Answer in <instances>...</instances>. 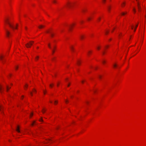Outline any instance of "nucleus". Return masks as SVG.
Wrapping results in <instances>:
<instances>
[{
    "mask_svg": "<svg viewBox=\"0 0 146 146\" xmlns=\"http://www.w3.org/2000/svg\"><path fill=\"white\" fill-rule=\"evenodd\" d=\"M98 77L99 78H100V79L101 78V77H102V76H101V75H98Z\"/></svg>",
    "mask_w": 146,
    "mask_h": 146,
    "instance_id": "obj_23",
    "label": "nucleus"
},
{
    "mask_svg": "<svg viewBox=\"0 0 146 146\" xmlns=\"http://www.w3.org/2000/svg\"><path fill=\"white\" fill-rule=\"evenodd\" d=\"M121 14L122 15H123L125 14V13L123 12Z\"/></svg>",
    "mask_w": 146,
    "mask_h": 146,
    "instance_id": "obj_28",
    "label": "nucleus"
},
{
    "mask_svg": "<svg viewBox=\"0 0 146 146\" xmlns=\"http://www.w3.org/2000/svg\"><path fill=\"white\" fill-rule=\"evenodd\" d=\"M6 33L7 36L8 37H9L11 35L10 32L7 30L6 29Z\"/></svg>",
    "mask_w": 146,
    "mask_h": 146,
    "instance_id": "obj_3",
    "label": "nucleus"
},
{
    "mask_svg": "<svg viewBox=\"0 0 146 146\" xmlns=\"http://www.w3.org/2000/svg\"><path fill=\"white\" fill-rule=\"evenodd\" d=\"M25 29H27V27H25Z\"/></svg>",
    "mask_w": 146,
    "mask_h": 146,
    "instance_id": "obj_49",
    "label": "nucleus"
},
{
    "mask_svg": "<svg viewBox=\"0 0 146 146\" xmlns=\"http://www.w3.org/2000/svg\"><path fill=\"white\" fill-rule=\"evenodd\" d=\"M0 90H4L2 88V86L0 84Z\"/></svg>",
    "mask_w": 146,
    "mask_h": 146,
    "instance_id": "obj_15",
    "label": "nucleus"
},
{
    "mask_svg": "<svg viewBox=\"0 0 146 146\" xmlns=\"http://www.w3.org/2000/svg\"><path fill=\"white\" fill-rule=\"evenodd\" d=\"M39 121H43V120L42 119V117H41L40 119H39Z\"/></svg>",
    "mask_w": 146,
    "mask_h": 146,
    "instance_id": "obj_17",
    "label": "nucleus"
},
{
    "mask_svg": "<svg viewBox=\"0 0 146 146\" xmlns=\"http://www.w3.org/2000/svg\"><path fill=\"white\" fill-rule=\"evenodd\" d=\"M65 102H66V103H67V102L68 101H67V100H66V101H65Z\"/></svg>",
    "mask_w": 146,
    "mask_h": 146,
    "instance_id": "obj_46",
    "label": "nucleus"
},
{
    "mask_svg": "<svg viewBox=\"0 0 146 146\" xmlns=\"http://www.w3.org/2000/svg\"><path fill=\"white\" fill-rule=\"evenodd\" d=\"M18 66H17V67H15V69H16V70H17V69H18Z\"/></svg>",
    "mask_w": 146,
    "mask_h": 146,
    "instance_id": "obj_33",
    "label": "nucleus"
},
{
    "mask_svg": "<svg viewBox=\"0 0 146 146\" xmlns=\"http://www.w3.org/2000/svg\"><path fill=\"white\" fill-rule=\"evenodd\" d=\"M57 102L56 101H55V102H54V104H56L57 103Z\"/></svg>",
    "mask_w": 146,
    "mask_h": 146,
    "instance_id": "obj_34",
    "label": "nucleus"
},
{
    "mask_svg": "<svg viewBox=\"0 0 146 146\" xmlns=\"http://www.w3.org/2000/svg\"><path fill=\"white\" fill-rule=\"evenodd\" d=\"M0 111H1V106H0Z\"/></svg>",
    "mask_w": 146,
    "mask_h": 146,
    "instance_id": "obj_52",
    "label": "nucleus"
},
{
    "mask_svg": "<svg viewBox=\"0 0 146 146\" xmlns=\"http://www.w3.org/2000/svg\"><path fill=\"white\" fill-rule=\"evenodd\" d=\"M137 8H138V11L139 12L141 11V8L140 6V3L139 2H137Z\"/></svg>",
    "mask_w": 146,
    "mask_h": 146,
    "instance_id": "obj_4",
    "label": "nucleus"
},
{
    "mask_svg": "<svg viewBox=\"0 0 146 146\" xmlns=\"http://www.w3.org/2000/svg\"><path fill=\"white\" fill-rule=\"evenodd\" d=\"M84 82L85 81L84 80H82V81H81V82L82 84H83Z\"/></svg>",
    "mask_w": 146,
    "mask_h": 146,
    "instance_id": "obj_24",
    "label": "nucleus"
},
{
    "mask_svg": "<svg viewBox=\"0 0 146 146\" xmlns=\"http://www.w3.org/2000/svg\"><path fill=\"white\" fill-rule=\"evenodd\" d=\"M54 34H52V33H51V36L52 37H53L54 36Z\"/></svg>",
    "mask_w": 146,
    "mask_h": 146,
    "instance_id": "obj_25",
    "label": "nucleus"
},
{
    "mask_svg": "<svg viewBox=\"0 0 146 146\" xmlns=\"http://www.w3.org/2000/svg\"><path fill=\"white\" fill-rule=\"evenodd\" d=\"M127 12H126V13H125V14H127Z\"/></svg>",
    "mask_w": 146,
    "mask_h": 146,
    "instance_id": "obj_56",
    "label": "nucleus"
},
{
    "mask_svg": "<svg viewBox=\"0 0 146 146\" xmlns=\"http://www.w3.org/2000/svg\"><path fill=\"white\" fill-rule=\"evenodd\" d=\"M113 66L114 68H115L117 66V65L116 64H115L113 65Z\"/></svg>",
    "mask_w": 146,
    "mask_h": 146,
    "instance_id": "obj_19",
    "label": "nucleus"
},
{
    "mask_svg": "<svg viewBox=\"0 0 146 146\" xmlns=\"http://www.w3.org/2000/svg\"><path fill=\"white\" fill-rule=\"evenodd\" d=\"M16 131H17L18 133H20V130H19V126H18L17 127L16 129Z\"/></svg>",
    "mask_w": 146,
    "mask_h": 146,
    "instance_id": "obj_8",
    "label": "nucleus"
},
{
    "mask_svg": "<svg viewBox=\"0 0 146 146\" xmlns=\"http://www.w3.org/2000/svg\"><path fill=\"white\" fill-rule=\"evenodd\" d=\"M6 22L7 23L9 26V27L13 29H17V26H18V25L17 24L16 25V26L14 27L13 25H12L10 22H9L8 20H6Z\"/></svg>",
    "mask_w": 146,
    "mask_h": 146,
    "instance_id": "obj_1",
    "label": "nucleus"
},
{
    "mask_svg": "<svg viewBox=\"0 0 146 146\" xmlns=\"http://www.w3.org/2000/svg\"><path fill=\"white\" fill-rule=\"evenodd\" d=\"M84 11H85V10H83V12H84Z\"/></svg>",
    "mask_w": 146,
    "mask_h": 146,
    "instance_id": "obj_53",
    "label": "nucleus"
},
{
    "mask_svg": "<svg viewBox=\"0 0 146 146\" xmlns=\"http://www.w3.org/2000/svg\"><path fill=\"white\" fill-rule=\"evenodd\" d=\"M72 27V26H70L69 27V30H71Z\"/></svg>",
    "mask_w": 146,
    "mask_h": 146,
    "instance_id": "obj_32",
    "label": "nucleus"
},
{
    "mask_svg": "<svg viewBox=\"0 0 146 146\" xmlns=\"http://www.w3.org/2000/svg\"><path fill=\"white\" fill-rule=\"evenodd\" d=\"M136 1H137V2H139V1H138V0H136Z\"/></svg>",
    "mask_w": 146,
    "mask_h": 146,
    "instance_id": "obj_42",
    "label": "nucleus"
},
{
    "mask_svg": "<svg viewBox=\"0 0 146 146\" xmlns=\"http://www.w3.org/2000/svg\"><path fill=\"white\" fill-rule=\"evenodd\" d=\"M35 122V121H33V123L31 124V125H33L34 123Z\"/></svg>",
    "mask_w": 146,
    "mask_h": 146,
    "instance_id": "obj_31",
    "label": "nucleus"
},
{
    "mask_svg": "<svg viewBox=\"0 0 146 146\" xmlns=\"http://www.w3.org/2000/svg\"><path fill=\"white\" fill-rule=\"evenodd\" d=\"M91 51H89L88 52V54L89 55V53H91Z\"/></svg>",
    "mask_w": 146,
    "mask_h": 146,
    "instance_id": "obj_41",
    "label": "nucleus"
},
{
    "mask_svg": "<svg viewBox=\"0 0 146 146\" xmlns=\"http://www.w3.org/2000/svg\"><path fill=\"white\" fill-rule=\"evenodd\" d=\"M56 48V46L55 45H54L53 46V48H51V49L52 50V54H53L55 52V50Z\"/></svg>",
    "mask_w": 146,
    "mask_h": 146,
    "instance_id": "obj_5",
    "label": "nucleus"
},
{
    "mask_svg": "<svg viewBox=\"0 0 146 146\" xmlns=\"http://www.w3.org/2000/svg\"><path fill=\"white\" fill-rule=\"evenodd\" d=\"M48 140H50V139H49Z\"/></svg>",
    "mask_w": 146,
    "mask_h": 146,
    "instance_id": "obj_59",
    "label": "nucleus"
},
{
    "mask_svg": "<svg viewBox=\"0 0 146 146\" xmlns=\"http://www.w3.org/2000/svg\"><path fill=\"white\" fill-rule=\"evenodd\" d=\"M10 84L11 85H13V84L12 83H11Z\"/></svg>",
    "mask_w": 146,
    "mask_h": 146,
    "instance_id": "obj_48",
    "label": "nucleus"
},
{
    "mask_svg": "<svg viewBox=\"0 0 146 146\" xmlns=\"http://www.w3.org/2000/svg\"><path fill=\"white\" fill-rule=\"evenodd\" d=\"M137 26H138V24L137 25H136V26L135 28V29H134V31H136V29L137 27Z\"/></svg>",
    "mask_w": 146,
    "mask_h": 146,
    "instance_id": "obj_18",
    "label": "nucleus"
},
{
    "mask_svg": "<svg viewBox=\"0 0 146 146\" xmlns=\"http://www.w3.org/2000/svg\"><path fill=\"white\" fill-rule=\"evenodd\" d=\"M55 76H56V74H55Z\"/></svg>",
    "mask_w": 146,
    "mask_h": 146,
    "instance_id": "obj_57",
    "label": "nucleus"
},
{
    "mask_svg": "<svg viewBox=\"0 0 146 146\" xmlns=\"http://www.w3.org/2000/svg\"><path fill=\"white\" fill-rule=\"evenodd\" d=\"M33 115V113H32L31 114V116H32Z\"/></svg>",
    "mask_w": 146,
    "mask_h": 146,
    "instance_id": "obj_40",
    "label": "nucleus"
},
{
    "mask_svg": "<svg viewBox=\"0 0 146 146\" xmlns=\"http://www.w3.org/2000/svg\"><path fill=\"white\" fill-rule=\"evenodd\" d=\"M111 40V39H110V40Z\"/></svg>",
    "mask_w": 146,
    "mask_h": 146,
    "instance_id": "obj_58",
    "label": "nucleus"
},
{
    "mask_svg": "<svg viewBox=\"0 0 146 146\" xmlns=\"http://www.w3.org/2000/svg\"><path fill=\"white\" fill-rule=\"evenodd\" d=\"M44 27V26L43 25H41L38 26V28L40 29H41L42 28Z\"/></svg>",
    "mask_w": 146,
    "mask_h": 146,
    "instance_id": "obj_12",
    "label": "nucleus"
},
{
    "mask_svg": "<svg viewBox=\"0 0 146 146\" xmlns=\"http://www.w3.org/2000/svg\"><path fill=\"white\" fill-rule=\"evenodd\" d=\"M86 103L87 104H88V102H86Z\"/></svg>",
    "mask_w": 146,
    "mask_h": 146,
    "instance_id": "obj_50",
    "label": "nucleus"
},
{
    "mask_svg": "<svg viewBox=\"0 0 146 146\" xmlns=\"http://www.w3.org/2000/svg\"><path fill=\"white\" fill-rule=\"evenodd\" d=\"M9 75H10V76H11V74H10Z\"/></svg>",
    "mask_w": 146,
    "mask_h": 146,
    "instance_id": "obj_51",
    "label": "nucleus"
},
{
    "mask_svg": "<svg viewBox=\"0 0 146 146\" xmlns=\"http://www.w3.org/2000/svg\"><path fill=\"white\" fill-rule=\"evenodd\" d=\"M133 26H132V27H131V28H132V29H133Z\"/></svg>",
    "mask_w": 146,
    "mask_h": 146,
    "instance_id": "obj_47",
    "label": "nucleus"
},
{
    "mask_svg": "<svg viewBox=\"0 0 146 146\" xmlns=\"http://www.w3.org/2000/svg\"><path fill=\"white\" fill-rule=\"evenodd\" d=\"M38 58H39V57H38V56H37L36 57V59H38Z\"/></svg>",
    "mask_w": 146,
    "mask_h": 146,
    "instance_id": "obj_39",
    "label": "nucleus"
},
{
    "mask_svg": "<svg viewBox=\"0 0 146 146\" xmlns=\"http://www.w3.org/2000/svg\"><path fill=\"white\" fill-rule=\"evenodd\" d=\"M103 54H104V52H103Z\"/></svg>",
    "mask_w": 146,
    "mask_h": 146,
    "instance_id": "obj_54",
    "label": "nucleus"
},
{
    "mask_svg": "<svg viewBox=\"0 0 146 146\" xmlns=\"http://www.w3.org/2000/svg\"><path fill=\"white\" fill-rule=\"evenodd\" d=\"M33 43L34 42L33 41H30L29 43L26 44L25 46L27 48H30L32 45Z\"/></svg>",
    "mask_w": 146,
    "mask_h": 146,
    "instance_id": "obj_2",
    "label": "nucleus"
},
{
    "mask_svg": "<svg viewBox=\"0 0 146 146\" xmlns=\"http://www.w3.org/2000/svg\"><path fill=\"white\" fill-rule=\"evenodd\" d=\"M106 0H103V2H104Z\"/></svg>",
    "mask_w": 146,
    "mask_h": 146,
    "instance_id": "obj_44",
    "label": "nucleus"
},
{
    "mask_svg": "<svg viewBox=\"0 0 146 146\" xmlns=\"http://www.w3.org/2000/svg\"><path fill=\"white\" fill-rule=\"evenodd\" d=\"M108 32H108V31H106V34H107L108 33Z\"/></svg>",
    "mask_w": 146,
    "mask_h": 146,
    "instance_id": "obj_37",
    "label": "nucleus"
},
{
    "mask_svg": "<svg viewBox=\"0 0 146 146\" xmlns=\"http://www.w3.org/2000/svg\"><path fill=\"white\" fill-rule=\"evenodd\" d=\"M37 48H38V47H37Z\"/></svg>",
    "mask_w": 146,
    "mask_h": 146,
    "instance_id": "obj_55",
    "label": "nucleus"
},
{
    "mask_svg": "<svg viewBox=\"0 0 146 146\" xmlns=\"http://www.w3.org/2000/svg\"><path fill=\"white\" fill-rule=\"evenodd\" d=\"M110 7H108V11H110Z\"/></svg>",
    "mask_w": 146,
    "mask_h": 146,
    "instance_id": "obj_30",
    "label": "nucleus"
},
{
    "mask_svg": "<svg viewBox=\"0 0 146 146\" xmlns=\"http://www.w3.org/2000/svg\"><path fill=\"white\" fill-rule=\"evenodd\" d=\"M125 2L123 3L122 4V7L124 6L125 5Z\"/></svg>",
    "mask_w": 146,
    "mask_h": 146,
    "instance_id": "obj_21",
    "label": "nucleus"
},
{
    "mask_svg": "<svg viewBox=\"0 0 146 146\" xmlns=\"http://www.w3.org/2000/svg\"><path fill=\"white\" fill-rule=\"evenodd\" d=\"M71 6V4L70 3H68L66 4V6L67 7H70Z\"/></svg>",
    "mask_w": 146,
    "mask_h": 146,
    "instance_id": "obj_9",
    "label": "nucleus"
},
{
    "mask_svg": "<svg viewBox=\"0 0 146 146\" xmlns=\"http://www.w3.org/2000/svg\"><path fill=\"white\" fill-rule=\"evenodd\" d=\"M48 47L50 48V49H51V45H50V43H49L48 44Z\"/></svg>",
    "mask_w": 146,
    "mask_h": 146,
    "instance_id": "obj_13",
    "label": "nucleus"
},
{
    "mask_svg": "<svg viewBox=\"0 0 146 146\" xmlns=\"http://www.w3.org/2000/svg\"><path fill=\"white\" fill-rule=\"evenodd\" d=\"M59 85V82H58L57 83V86H58Z\"/></svg>",
    "mask_w": 146,
    "mask_h": 146,
    "instance_id": "obj_27",
    "label": "nucleus"
},
{
    "mask_svg": "<svg viewBox=\"0 0 146 146\" xmlns=\"http://www.w3.org/2000/svg\"><path fill=\"white\" fill-rule=\"evenodd\" d=\"M28 86V85L27 84H26L24 86L25 88H27Z\"/></svg>",
    "mask_w": 146,
    "mask_h": 146,
    "instance_id": "obj_14",
    "label": "nucleus"
},
{
    "mask_svg": "<svg viewBox=\"0 0 146 146\" xmlns=\"http://www.w3.org/2000/svg\"><path fill=\"white\" fill-rule=\"evenodd\" d=\"M45 110L44 109H43L42 110V112L43 113H44L45 112Z\"/></svg>",
    "mask_w": 146,
    "mask_h": 146,
    "instance_id": "obj_22",
    "label": "nucleus"
},
{
    "mask_svg": "<svg viewBox=\"0 0 146 146\" xmlns=\"http://www.w3.org/2000/svg\"><path fill=\"white\" fill-rule=\"evenodd\" d=\"M100 20V18H99V20Z\"/></svg>",
    "mask_w": 146,
    "mask_h": 146,
    "instance_id": "obj_45",
    "label": "nucleus"
},
{
    "mask_svg": "<svg viewBox=\"0 0 146 146\" xmlns=\"http://www.w3.org/2000/svg\"><path fill=\"white\" fill-rule=\"evenodd\" d=\"M90 20V18H88V20L89 21V20Z\"/></svg>",
    "mask_w": 146,
    "mask_h": 146,
    "instance_id": "obj_36",
    "label": "nucleus"
},
{
    "mask_svg": "<svg viewBox=\"0 0 146 146\" xmlns=\"http://www.w3.org/2000/svg\"><path fill=\"white\" fill-rule=\"evenodd\" d=\"M97 49H98V50L100 49V47H97Z\"/></svg>",
    "mask_w": 146,
    "mask_h": 146,
    "instance_id": "obj_38",
    "label": "nucleus"
},
{
    "mask_svg": "<svg viewBox=\"0 0 146 146\" xmlns=\"http://www.w3.org/2000/svg\"><path fill=\"white\" fill-rule=\"evenodd\" d=\"M4 56H0V60L2 61V62H3Z\"/></svg>",
    "mask_w": 146,
    "mask_h": 146,
    "instance_id": "obj_7",
    "label": "nucleus"
},
{
    "mask_svg": "<svg viewBox=\"0 0 146 146\" xmlns=\"http://www.w3.org/2000/svg\"><path fill=\"white\" fill-rule=\"evenodd\" d=\"M70 48L71 49V50H72V51H74V48L72 46H70Z\"/></svg>",
    "mask_w": 146,
    "mask_h": 146,
    "instance_id": "obj_16",
    "label": "nucleus"
},
{
    "mask_svg": "<svg viewBox=\"0 0 146 146\" xmlns=\"http://www.w3.org/2000/svg\"><path fill=\"white\" fill-rule=\"evenodd\" d=\"M84 36L83 35H81L80 36V37L81 40H82L84 38Z\"/></svg>",
    "mask_w": 146,
    "mask_h": 146,
    "instance_id": "obj_11",
    "label": "nucleus"
},
{
    "mask_svg": "<svg viewBox=\"0 0 146 146\" xmlns=\"http://www.w3.org/2000/svg\"><path fill=\"white\" fill-rule=\"evenodd\" d=\"M54 85V84L53 83H51L49 84V86L50 88H52Z\"/></svg>",
    "mask_w": 146,
    "mask_h": 146,
    "instance_id": "obj_10",
    "label": "nucleus"
},
{
    "mask_svg": "<svg viewBox=\"0 0 146 146\" xmlns=\"http://www.w3.org/2000/svg\"><path fill=\"white\" fill-rule=\"evenodd\" d=\"M105 62V61H102V63H104Z\"/></svg>",
    "mask_w": 146,
    "mask_h": 146,
    "instance_id": "obj_35",
    "label": "nucleus"
},
{
    "mask_svg": "<svg viewBox=\"0 0 146 146\" xmlns=\"http://www.w3.org/2000/svg\"><path fill=\"white\" fill-rule=\"evenodd\" d=\"M133 10L134 13H135L136 12V10L135 8H133Z\"/></svg>",
    "mask_w": 146,
    "mask_h": 146,
    "instance_id": "obj_20",
    "label": "nucleus"
},
{
    "mask_svg": "<svg viewBox=\"0 0 146 146\" xmlns=\"http://www.w3.org/2000/svg\"><path fill=\"white\" fill-rule=\"evenodd\" d=\"M80 62L79 61H78L77 62V64L78 65H79L80 64Z\"/></svg>",
    "mask_w": 146,
    "mask_h": 146,
    "instance_id": "obj_29",
    "label": "nucleus"
},
{
    "mask_svg": "<svg viewBox=\"0 0 146 146\" xmlns=\"http://www.w3.org/2000/svg\"><path fill=\"white\" fill-rule=\"evenodd\" d=\"M53 2L54 3H55L56 2V1H53Z\"/></svg>",
    "mask_w": 146,
    "mask_h": 146,
    "instance_id": "obj_43",
    "label": "nucleus"
},
{
    "mask_svg": "<svg viewBox=\"0 0 146 146\" xmlns=\"http://www.w3.org/2000/svg\"><path fill=\"white\" fill-rule=\"evenodd\" d=\"M10 88H11V87H9L8 85H7V84L6 85L5 88H6V90L7 91H8L9 90Z\"/></svg>",
    "mask_w": 146,
    "mask_h": 146,
    "instance_id": "obj_6",
    "label": "nucleus"
},
{
    "mask_svg": "<svg viewBox=\"0 0 146 146\" xmlns=\"http://www.w3.org/2000/svg\"><path fill=\"white\" fill-rule=\"evenodd\" d=\"M70 82H69V83H68V84L67 86H68V87H69V86H70Z\"/></svg>",
    "mask_w": 146,
    "mask_h": 146,
    "instance_id": "obj_26",
    "label": "nucleus"
}]
</instances>
